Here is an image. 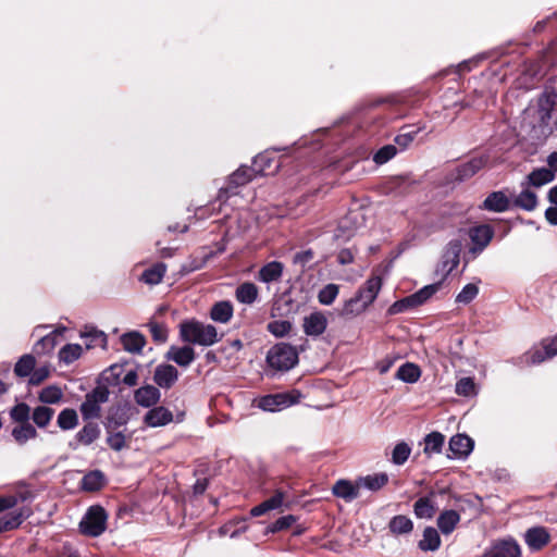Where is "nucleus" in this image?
<instances>
[{"label": "nucleus", "instance_id": "1", "mask_svg": "<svg viewBox=\"0 0 557 557\" xmlns=\"http://www.w3.org/2000/svg\"><path fill=\"white\" fill-rule=\"evenodd\" d=\"M180 336L185 343L205 347L212 346L221 339L215 326L195 319L183 321L180 324Z\"/></svg>", "mask_w": 557, "mask_h": 557}, {"label": "nucleus", "instance_id": "2", "mask_svg": "<svg viewBox=\"0 0 557 557\" xmlns=\"http://www.w3.org/2000/svg\"><path fill=\"white\" fill-rule=\"evenodd\" d=\"M265 361L270 370L286 372L298 363V352L290 344L278 343L268 350Z\"/></svg>", "mask_w": 557, "mask_h": 557}, {"label": "nucleus", "instance_id": "3", "mask_svg": "<svg viewBox=\"0 0 557 557\" xmlns=\"http://www.w3.org/2000/svg\"><path fill=\"white\" fill-rule=\"evenodd\" d=\"M301 393L297 389L269 394L255 400L256 407L263 411L276 412L298 404Z\"/></svg>", "mask_w": 557, "mask_h": 557}, {"label": "nucleus", "instance_id": "4", "mask_svg": "<svg viewBox=\"0 0 557 557\" xmlns=\"http://www.w3.org/2000/svg\"><path fill=\"white\" fill-rule=\"evenodd\" d=\"M109 388L104 385L95 387L87 393L79 410L85 421L100 418L101 405L109 400Z\"/></svg>", "mask_w": 557, "mask_h": 557}, {"label": "nucleus", "instance_id": "5", "mask_svg": "<svg viewBox=\"0 0 557 557\" xmlns=\"http://www.w3.org/2000/svg\"><path fill=\"white\" fill-rule=\"evenodd\" d=\"M256 175L252 166L242 165L233 172L226 182V185L221 187L216 199L221 203H225L231 197L237 195V188L249 183Z\"/></svg>", "mask_w": 557, "mask_h": 557}, {"label": "nucleus", "instance_id": "6", "mask_svg": "<svg viewBox=\"0 0 557 557\" xmlns=\"http://www.w3.org/2000/svg\"><path fill=\"white\" fill-rule=\"evenodd\" d=\"M108 515L101 506H91L79 523L81 532L97 537L106 531Z\"/></svg>", "mask_w": 557, "mask_h": 557}, {"label": "nucleus", "instance_id": "7", "mask_svg": "<svg viewBox=\"0 0 557 557\" xmlns=\"http://www.w3.org/2000/svg\"><path fill=\"white\" fill-rule=\"evenodd\" d=\"M557 355V335L552 338H545L541 346L533 347L522 356V362L528 366H535L552 359Z\"/></svg>", "mask_w": 557, "mask_h": 557}, {"label": "nucleus", "instance_id": "8", "mask_svg": "<svg viewBox=\"0 0 557 557\" xmlns=\"http://www.w3.org/2000/svg\"><path fill=\"white\" fill-rule=\"evenodd\" d=\"M461 248V242L458 239H453L446 245L436 269V273L442 275L441 281L446 278L459 264Z\"/></svg>", "mask_w": 557, "mask_h": 557}, {"label": "nucleus", "instance_id": "9", "mask_svg": "<svg viewBox=\"0 0 557 557\" xmlns=\"http://www.w3.org/2000/svg\"><path fill=\"white\" fill-rule=\"evenodd\" d=\"M482 557H521V548L512 537L496 541Z\"/></svg>", "mask_w": 557, "mask_h": 557}, {"label": "nucleus", "instance_id": "10", "mask_svg": "<svg viewBox=\"0 0 557 557\" xmlns=\"http://www.w3.org/2000/svg\"><path fill=\"white\" fill-rule=\"evenodd\" d=\"M375 296L370 294L367 289L361 287L357 295L344 305L342 314L343 315H357L363 312L374 300Z\"/></svg>", "mask_w": 557, "mask_h": 557}, {"label": "nucleus", "instance_id": "11", "mask_svg": "<svg viewBox=\"0 0 557 557\" xmlns=\"http://www.w3.org/2000/svg\"><path fill=\"white\" fill-rule=\"evenodd\" d=\"M524 542L532 552L541 550L550 541V534L545 527L529 528L523 535Z\"/></svg>", "mask_w": 557, "mask_h": 557}, {"label": "nucleus", "instance_id": "12", "mask_svg": "<svg viewBox=\"0 0 557 557\" xmlns=\"http://www.w3.org/2000/svg\"><path fill=\"white\" fill-rule=\"evenodd\" d=\"M327 327V318L321 311L311 312L304 318V333L310 337H319Z\"/></svg>", "mask_w": 557, "mask_h": 557}, {"label": "nucleus", "instance_id": "13", "mask_svg": "<svg viewBox=\"0 0 557 557\" xmlns=\"http://www.w3.org/2000/svg\"><path fill=\"white\" fill-rule=\"evenodd\" d=\"M474 443L471 437L466 434H456L450 437L448 448L451 455L449 458L467 457L473 449Z\"/></svg>", "mask_w": 557, "mask_h": 557}, {"label": "nucleus", "instance_id": "14", "mask_svg": "<svg viewBox=\"0 0 557 557\" xmlns=\"http://www.w3.org/2000/svg\"><path fill=\"white\" fill-rule=\"evenodd\" d=\"M469 236L474 247L471 249L474 252H481L490 244L494 236L492 226L482 224L470 228Z\"/></svg>", "mask_w": 557, "mask_h": 557}, {"label": "nucleus", "instance_id": "15", "mask_svg": "<svg viewBox=\"0 0 557 557\" xmlns=\"http://www.w3.org/2000/svg\"><path fill=\"white\" fill-rule=\"evenodd\" d=\"M178 379V371L172 364H159L153 373L154 383L161 387L169 389L171 388Z\"/></svg>", "mask_w": 557, "mask_h": 557}, {"label": "nucleus", "instance_id": "16", "mask_svg": "<svg viewBox=\"0 0 557 557\" xmlns=\"http://www.w3.org/2000/svg\"><path fill=\"white\" fill-rule=\"evenodd\" d=\"M280 168V163L273 157V152L264 151L255 157L252 169L256 175H268L275 173Z\"/></svg>", "mask_w": 557, "mask_h": 557}, {"label": "nucleus", "instance_id": "17", "mask_svg": "<svg viewBox=\"0 0 557 557\" xmlns=\"http://www.w3.org/2000/svg\"><path fill=\"white\" fill-rule=\"evenodd\" d=\"M173 421V413L163 406L149 409L144 416V422L150 428L164 426Z\"/></svg>", "mask_w": 557, "mask_h": 557}, {"label": "nucleus", "instance_id": "18", "mask_svg": "<svg viewBox=\"0 0 557 557\" xmlns=\"http://www.w3.org/2000/svg\"><path fill=\"white\" fill-rule=\"evenodd\" d=\"M284 264L280 261H270L262 265L257 274V280L264 284L277 283L282 280Z\"/></svg>", "mask_w": 557, "mask_h": 557}, {"label": "nucleus", "instance_id": "19", "mask_svg": "<svg viewBox=\"0 0 557 557\" xmlns=\"http://www.w3.org/2000/svg\"><path fill=\"white\" fill-rule=\"evenodd\" d=\"M359 490L358 480L352 483L349 480L341 479L333 485L332 493L336 497L349 503L359 497Z\"/></svg>", "mask_w": 557, "mask_h": 557}, {"label": "nucleus", "instance_id": "20", "mask_svg": "<svg viewBox=\"0 0 557 557\" xmlns=\"http://www.w3.org/2000/svg\"><path fill=\"white\" fill-rule=\"evenodd\" d=\"M487 163V157L481 156L469 160L466 163L460 164L456 169V180L463 182L473 175H475L484 165Z\"/></svg>", "mask_w": 557, "mask_h": 557}, {"label": "nucleus", "instance_id": "21", "mask_svg": "<svg viewBox=\"0 0 557 557\" xmlns=\"http://www.w3.org/2000/svg\"><path fill=\"white\" fill-rule=\"evenodd\" d=\"M100 436V428L95 422H87L75 435L76 443H70V447L77 449L78 444L91 445Z\"/></svg>", "mask_w": 557, "mask_h": 557}, {"label": "nucleus", "instance_id": "22", "mask_svg": "<svg viewBox=\"0 0 557 557\" xmlns=\"http://www.w3.org/2000/svg\"><path fill=\"white\" fill-rule=\"evenodd\" d=\"M285 498V493L277 490L270 498L251 508L250 515L252 517H260L269 511L280 509L283 506Z\"/></svg>", "mask_w": 557, "mask_h": 557}, {"label": "nucleus", "instance_id": "23", "mask_svg": "<svg viewBox=\"0 0 557 557\" xmlns=\"http://www.w3.org/2000/svg\"><path fill=\"white\" fill-rule=\"evenodd\" d=\"M161 397L160 389L153 385H145L135 391L134 399L137 405L150 408L154 406Z\"/></svg>", "mask_w": 557, "mask_h": 557}, {"label": "nucleus", "instance_id": "24", "mask_svg": "<svg viewBox=\"0 0 557 557\" xmlns=\"http://www.w3.org/2000/svg\"><path fill=\"white\" fill-rule=\"evenodd\" d=\"M166 358L180 367L187 368L194 362L196 355L194 348L188 345L183 347L172 346L166 354Z\"/></svg>", "mask_w": 557, "mask_h": 557}, {"label": "nucleus", "instance_id": "25", "mask_svg": "<svg viewBox=\"0 0 557 557\" xmlns=\"http://www.w3.org/2000/svg\"><path fill=\"white\" fill-rule=\"evenodd\" d=\"M530 187L524 182H521L522 189L512 200L515 207L524 211H533L537 207V196Z\"/></svg>", "mask_w": 557, "mask_h": 557}, {"label": "nucleus", "instance_id": "26", "mask_svg": "<svg viewBox=\"0 0 557 557\" xmlns=\"http://www.w3.org/2000/svg\"><path fill=\"white\" fill-rule=\"evenodd\" d=\"M481 208L492 212H505L510 208V200L504 191H493L485 198Z\"/></svg>", "mask_w": 557, "mask_h": 557}, {"label": "nucleus", "instance_id": "27", "mask_svg": "<svg viewBox=\"0 0 557 557\" xmlns=\"http://www.w3.org/2000/svg\"><path fill=\"white\" fill-rule=\"evenodd\" d=\"M460 519V515L456 510L446 509L438 515L436 524L443 535H449L454 532Z\"/></svg>", "mask_w": 557, "mask_h": 557}, {"label": "nucleus", "instance_id": "28", "mask_svg": "<svg viewBox=\"0 0 557 557\" xmlns=\"http://www.w3.org/2000/svg\"><path fill=\"white\" fill-rule=\"evenodd\" d=\"M555 180V173L547 168H539L533 170L523 181L525 185L531 187H542Z\"/></svg>", "mask_w": 557, "mask_h": 557}, {"label": "nucleus", "instance_id": "29", "mask_svg": "<svg viewBox=\"0 0 557 557\" xmlns=\"http://www.w3.org/2000/svg\"><path fill=\"white\" fill-rule=\"evenodd\" d=\"M441 546V536L438 531L433 527H426L423 531L422 539L418 543V547L422 552H435Z\"/></svg>", "mask_w": 557, "mask_h": 557}, {"label": "nucleus", "instance_id": "30", "mask_svg": "<svg viewBox=\"0 0 557 557\" xmlns=\"http://www.w3.org/2000/svg\"><path fill=\"white\" fill-rule=\"evenodd\" d=\"M106 484V476L100 470H92L86 473L82 481L81 487L86 492H96L102 488Z\"/></svg>", "mask_w": 557, "mask_h": 557}, {"label": "nucleus", "instance_id": "31", "mask_svg": "<svg viewBox=\"0 0 557 557\" xmlns=\"http://www.w3.org/2000/svg\"><path fill=\"white\" fill-rule=\"evenodd\" d=\"M233 312V305L230 301L222 300L212 306L210 318L214 322L227 323L232 319Z\"/></svg>", "mask_w": 557, "mask_h": 557}, {"label": "nucleus", "instance_id": "32", "mask_svg": "<svg viewBox=\"0 0 557 557\" xmlns=\"http://www.w3.org/2000/svg\"><path fill=\"white\" fill-rule=\"evenodd\" d=\"M258 295V287L251 282H245L238 285L235 290V297L237 301L245 305L253 304L257 300Z\"/></svg>", "mask_w": 557, "mask_h": 557}, {"label": "nucleus", "instance_id": "33", "mask_svg": "<svg viewBox=\"0 0 557 557\" xmlns=\"http://www.w3.org/2000/svg\"><path fill=\"white\" fill-rule=\"evenodd\" d=\"M424 128V124H418L416 126H405L404 129L408 131L397 135L394 139L396 144L395 146L398 148V151L406 150L411 145L416 136Z\"/></svg>", "mask_w": 557, "mask_h": 557}, {"label": "nucleus", "instance_id": "34", "mask_svg": "<svg viewBox=\"0 0 557 557\" xmlns=\"http://www.w3.org/2000/svg\"><path fill=\"white\" fill-rule=\"evenodd\" d=\"M165 273L166 265L163 262H158L143 272L140 281L148 285H157L161 283Z\"/></svg>", "mask_w": 557, "mask_h": 557}, {"label": "nucleus", "instance_id": "35", "mask_svg": "<svg viewBox=\"0 0 557 557\" xmlns=\"http://www.w3.org/2000/svg\"><path fill=\"white\" fill-rule=\"evenodd\" d=\"M388 482V475L384 472L369 474L358 479L360 487L369 491H379Z\"/></svg>", "mask_w": 557, "mask_h": 557}, {"label": "nucleus", "instance_id": "36", "mask_svg": "<svg viewBox=\"0 0 557 557\" xmlns=\"http://www.w3.org/2000/svg\"><path fill=\"white\" fill-rule=\"evenodd\" d=\"M57 424L62 431L74 430L78 425V414L73 408H64L57 418Z\"/></svg>", "mask_w": 557, "mask_h": 557}, {"label": "nucleus", "instance_id": "37", "mask_svg": "<svg viewBox=\"0 0 557 557\" xmlns=\"http://www.w3.org/2000/svg\"><path fill=\"white\" fill-rule=\"evenodd\" d=\"M396 379L405 383H416L421 376L420 368L411 362H406L400 366L396 372Z\"/></svg>", "mask_w": 557, "mask_h": 557}, {"label": "nucleus", "instance_id": "38", "mask_svg": "<svg viewBox=\"0 0 557 557\" xmlns=\"http://www.w3.org/2000/svg\"><path fill=\"white\" fill-rule=\"evenodd\" d=\"M121 342L124 349L129 352H139L146 344L145 337L138 332L122 335Z\"/></svg>", "mask_w": 557, "mask_h": 557}, {"label": "nucleus", "instance_id": "39", "mask_svg": "<svg viewBox=\"0 0 557 557\" xmlns=\"http://www.w3.org/2000/svg\"><path fill=\"white\" fill-rule=\"evenodd\" d=\"M37 430L29 422L21 423L12 430V436L18 445H24L27 441L36 438Z\"/></svg>", "mask_w": 557, "mask_h": 557}, {"label": "nucleus", "instance_id": "40", "mask_svg": "<svg viewBox=\"0 0 557 557\" xmlns=\"http://www.w3.org/2000/svg\"><path fill=\"white\" fill-rule=\"evenodd\" d=\"M435 506L428 496L420 497L413 505V512L419 519H431L435 513Z\"/></svg>", "mask_w": 557, "mask_h": 557}, {"label": "nucleus", "instance_id": "41", "mask_svg": "<svg viewBox=\"0 0 557 557\" xmlns=\"http://www.w3.org/2000/svg\"><path fill=\"white\" fill-rule=\"evenodd\" d=\"M36 366V359L33 355H23L14 366V373L18 377H26L32 375Z\"/></svg>", "mask_w": 557, "mask_h": 557}, {"label": "nucleus", "instance_id": "42", "mask_svg": "<svg viewBox=\"0 0 557 557\" xmlns=\"http://www.w3.org/2000/svg\"><path fill=\"white\" fill-rule=\"evenodd\" d=\"M445 443V436L440 432H432L428 434L424 438V453L428 456L433 454H438L442 451V448Z\"/></svg>", "mask_w": 557, "mask_h": 557}, {"label": "nucleus", "instance_id": "43", "mask_svg": "<svg viewBox=\"0 0 557 557\" xmlns=\"http://www.w3.org/2000/svg\"><path fill=\"white\" fill-rule=\"evenodd\" d=\"M388 528L394 534H408L412 531L413 523L407 516L398 515L391 519Z\"/></svg>", "mask_w": 557, "mask_h": 557}, {"label": "nucleus", "instance_id": "44", "mask_svg": "<svg viewBox=\"0 0 557 557\" xmlns=\"http://www.w3.org/2000/svg\"><path fill=\"white\" fill-rule=\"evenodd\" d=\"M54 410L47 406H38L33 410L32 420L39 429H45L49 425L53 418Z\"/></svg>", "mask_w": 557, "mask_h": 557}, {"label": "nucleus", "instance_id": "45", "mask_svg": "<svg viewBox=\"0 0 557 557\" xmlns=\"http://www.w3.org/2000/svg\"><path fill=\"white\" fill-rule=\"evenodd\" d=\"M441 287H442V281H438L436 283H433V284L422 287L421 289H419L418 292H416L414 294L411 295V297L413 299V305H416L417 307L423 305L435 293H437L441 289Z\"/></svg>", "mask_w": 557, "mask_h": 557}, {"label": "nucleus", "instance_id": "46", "mask_svg": "<svg viewBox=\"0 0 557 557\" xmlns=\"http://www.w3.org/2000/svg\"><path fill=\"white\" fill-rule=\"evenodd\" d=\"M83 348L78 344H66L59 351L60 361L70 364L77 360L82 355Z\"/></svg>", "mask_w": 557, "mask_h": 557}, {"label": "nucleus", "instance_id": "47", "mask_svg": "<svg viewBox=\"0 0 557 557\" xmlns=\"http://www.w3.org/2000/svg\"><path fill=\"white\" fill-rule=\"evenodd\" d=\"M63 397L62 389L55 385H50L42 388L38 395V399L42 404H58Z\"/></svg>", "mask_w": 557, "mask_h": 557}, {"label": "nucleus", "instance_id": "48", "mask_svg": "<svg viewBox=\"0 0 557 557\" xmlns=\"http://www.w3.org/2000/svg\"><path fill=\"white\" fill-rule=\"evenodd\" d=\"M24 519L25 516L22 512H10L0 517V533L18 528Z\"/></svg>", "mask_w": 557, "mask_h": 557}, {"label": "nucleus", "instance_id": "49", "mask_svg": "<svg viewBox=\"0 0 557 557\" xmlns=\"http://www.w3.org/2000/svg\"><path fill=\"white\" fill-rule=\"evenodd\" d=\"M455 392L459 396L463 397H472L476 395V385L474 383V380L472 377H461L457 383L455 387Z\"/></svg>", "mask_w": 557, "mask_h": 557}, {"label": "nucleus", "instance_id": "50", "mask_svg": "<svg viewBox=\"0 0 557 557\" xmlns=\"http://www.w3.org/2000/svg\"><path fill=\"white\" fill-rule=\"evenodd\" d=\"M30 497L29 492H21L18 495L0 496V512L11 509L15 507L18 502H25Z\"/></svg>", "mask_w": 557, "mask_h": 557}, {"label": "nucleus", "instance_id": "51", "mask_svg": "<svg viewBox=\"0 0 557 557\" xmlns=\"http://www.w3.org/2000/svg\"><path fill=\"white\" fill-rule=\"evenodd\" d=\"M479 294V286L475 283H469L462 287L456 296V302L461 305L470 304Z\"/></svg>", "mask_w": 557, "mask_h": 557}, {"label": "nucleus", "instance_id": "52", "mask_svg": "<svg viewBox=\"0 0 557 557\" xmlns=\"http://www.w3.org/2000/svg\"><path fill=\"white\" fill-rule=\"evenodd\" d=\"M58 345L55 333H49L42 336L34 346V350L37 354H48L54 349Z\"/></svg>", "mask_w": 557, "mask_h": 557}, {"label": "nucleus", "instance_id": "53", "mask_svg": "<svg viewBox=\"0 0 557 557\" xmlns=\"http://www.w3.org/2000/svg\"><path fill=\"white\" fill-rule=\"evenodd\" d=\"M338 286L336 284L325 285L318 294V300L321 305L330 306L334 302L338 295Z\"/></svg>", "mask_w": 557, "mask_h": 557}, {"label": "nucleus", "instance_id": "54", "mask_svg": "<svg viewBox=\"0 0 557 557\" xmlns=\"http://www.w3.org/2000/svg\"><path fill=\"white\" fill-rule=\"evenodd\" d=\"M10 417L14 422L27 423L30 418V407L25 403H18L10 410Z\"/></svg>", "mask_w": 557, "mask_h": 557}, {"label": "nucleus", "instance_id": "55", "mask_svg": "<svg viewBox=\"0 0 557 557\" xmlns=\"http://www.w3.org/2000/svg\"><path fill=\"white\" fill-rule=\"evenodd\" d=\"M267 330L275 337H284L292 330V323L287 320H274L269 322Z\"/></svg>", "mask_w": 557, "mask_h": 557}, {"label": "nucleus", "instance_id": "56", "mask_svg": "<svg viewBox=\"0 0 557 557\" xmlns=\"http://www.w3.org/2000/svg\"><path fill=\"white\" fill-rule=\"evenodd\" d=\"M398 152V148L395 145H385L381 147L373 156V161L376 164H384L393 159Z\"/></svg>", "mask_w": 557, "mask_h": 557}, {"label": "nucleus", "instance_id": "57", "mask_svg": "<svg viewBox=\"0 0 557 557\" xmlns=\"http://www.w3.org/2000/svg\"><path fill=\"white\" fill-rule=\"evenodd\" d=\"M410 453H411V448L407 443H405V442L398 443L394 447L393 453H392L393 463L398 465V466L404 465L408 460Z\"/></svg>", "mask_w": 557, "mask_h": 557}, {"label": "nucleus", "instance_id": "58", "mask_svg": "<svg viewBox=\"0 0 557 557\" xmlns=\"http://www.w3.org/2000/svg\"><path fill=\"white\" fill-rule=\"evenodd\" d=\"M147 326L149 327L152 339L156 343L163 344L168 339V329L164 324L150 321Z\"/></svg>", "mask_w": 557, "mask_h": 557}, {"label": "nucleus", "instance_id": "59", "mask_svg": "<svg viewBox=\"0 0 557 557\" xmlns=\"http://www.w3.org/2000/svg\"><path fill=\"white\" fill-rule=\"evenodd\" d=\"M296 521L293 515H287L278 518L272 524L267 528L268 533H276L290 528Z\"/></svg>", "mask_w": 557, "mask_h": 557}, {"label": "nucleus", "instance_id": "60", "mask_svg": "<svg viewBox=\"0 0 557 557\" xmlns=\"http://www.w3.org/2000/svg\"><path fill=\"white\" fill-rule=\"evenodd\" d=\"M411 295L395 301L388 309L391 314H397L407 311L408 309L416 308Z\"/></svg>", "mask_w": 557, "mask_h": 557}, {"label": "nucleus", "instance_id": "61", "mask_svg": "<svg viewBox=\"0 0 557 557\" xmlns=\"http://www.w3.org/2000/svg\"><path fill=\"white\" fill-rule=\"evenodd\" d=\"M107 443L110 448L120 451L126 446V438L122 432L109 433Z\"/></svg>", "mask_w": 557, "mask_h": 557}, {"label": "nucleus", "instance_id": "62", "mask_svg": "<svg viewBox=\"0 0 557 557\" xmlns=\"http://www.w3.org/2000/svg\"><path fill=\"white\" fill-rule=\"evenodd\" d=\"M462 107L463 108H473L476 110H480V109L486 107V101L484 100V92L482 90L481 91L474 90V96L471 98H467L462 102Z\"/></svg>", "mask_w": 557, "mask_h": 557}, {"label": "nucleus", "instance_id": "63", "mask_svg": "<svg viewBox=\"0 0 557 557\" xmlns=\"http://www.w3.org/2000/svg\"><path fill=\"white\" fill-rule=\"evenodd\" d=\"M314 258V252L311 249L302 250L295 253L293 258L294 264L306 268Z\"/></svg>", "mask_w": 557, "mask_h": 557}, {"label": "nucleus", "instance_id": "64", "mask_svg": "<svg viewBox=\"0 0 557 557\" xmlns=\"http://www.w3.org/2000/svg\"><path fill=\"white\" fill-rule=\"evenodd\" d=\"M49 374L50 371L48 367L34 368L28 382L32 385H39L49 376Z\"/></svg>", "mask_w": 557, "mask_h": 557}]
</instances>
